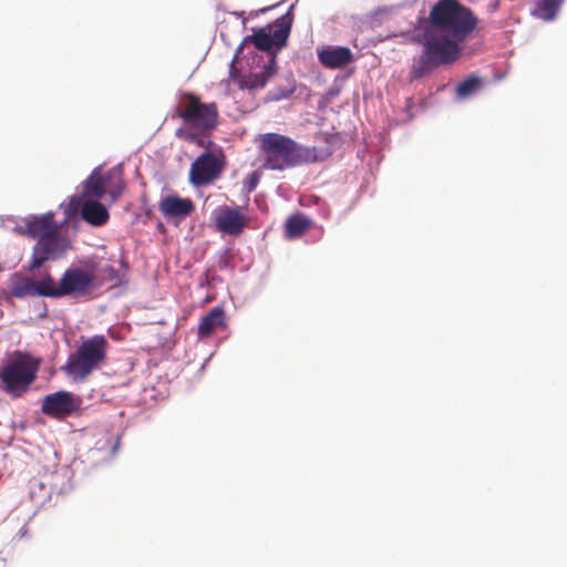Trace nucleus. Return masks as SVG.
Here are the masks:
<instances>
[{"instance_id":"obj_1","label":"nucleus","mask_w":567,"mask_h":567,"mask_svg":"<svg viewBox=\"0 0 567 567\" xmlns=\"http://www.w3.org/2000/svg\"><path fill=\"white\" fill-rule=\"evenodd\" d=\"M257 141L265 169L285 171L322 159L316 147L303 146L287 135L265 133Z\"/></svg>"},{"instance_id":"obj_2","label":"nucleus","mask_w":567,"mask_h":567,"mask_svg":"<svg viewBox=\"0 0 567 567\" xmlns=\"http://www.w3.org/2000/svg\"><path fill=\"white\" fill-rule=\"evenodd\" d=\"M422 45V53L414 58L411 65V78L420 79L432 73L442 65L454 63L462 51L466 50L468 38H414Z\"/></svg>"},{"instance_id":"obj_3","label":"nucleus","mask_w":567,"mask_h":567,"mask_svg":"<svg viewBox=\"0 0 567 567\" xmlns=\"http://www.w3.org/2000/svg\"><path fill=\"white\" fill-rule=\"evenodd\" d=\"M431 24L441 31H450L453 35H468L478 28V18L458 0H439L429 14Z\"/></svg>"},{"instance_id":"obj_4","label":"nucleus","mask_w":567,"mask_h":567,"mask_svg":"<svg viewBox=\"0 0 567 567\" xmlns=\"http://www.w3.org/2000/svg\"><path fill=\"white\" fill-rule=\"evenodd\" d=\"M107 350L109 342L102 334L84 339L76 350L69 355L62 370L74 379L84 380L105 363Z\"/></svg>"},{"instance_id":"obj_5","label":"nucleus","mask_w":567,"mask_h":567,"mask_svg":"<svg viewBox=\"0 0 567 567\" xmlns=\"http://www.w3.org/2000/svg\"><path fill=\"white\" fill-rule=\"evenodd\" d=\"M177 115L183 120L185 128L209 135L217 126L218 110L215 103H203L192 93H184L176 107Z\"/></svg>"},{"instance_id":"obj_6","label":"nucleus","mask_w":567,"mask_h":567,"mask_svg":"<svg viewBox=\"0 0 567 567\" xmlns=\"http://www.w3.org/2000/svg\"><path fill=\"white\" fill-rule=\"evenodd\" d=\"M35 373L37 365L33 364L32 358L27 353L16 351L0 371V380L6 392L19 396L34 381Z\"/></svg>"},{"instance_id":"obj_7","label":"nucleus","mask_w":567,"mask_h":567,"mask_svg":"<svg viewBox=\"0 0 567 567\" xmlns=\"http://www.w3.org/2000/svg\"><path fill=\"white\" fill-rule=\"evenodd\" d=\"M123 190L124 183L120 171L111 169L102 173L94 169L84 183L83 196L101 199L105 194H109L115 200Z\"/></svg>"},{"instance_id":"obj_8","label":"nucleus","mask_w":567,"mask_h":567,"mask_svg":"<svg viewBox=\"0 0 567 567\" xmlns=\"http://www.w3.org/2000/svg\"><path fill=\"white\" fill-rule=\"evenodd\" d=\"M224 169V163L213 153L199 155L190 165L189 182L194 186H206L215 182Z\"/></svg>"},{"instance_id":"obj_9","label":"nucleus","mask_w":567,"mask_h":567,"mask_svg":"<svg viewBox=\"0 0 567 567\" xmlns=\"http://www.w3.org/2000/svg\"><path fill=\"white\" fill-rule=\"evenodd\" d=\"M68 248L69 243L60 231L38 240L33 246L28 270L40 268L45 261L54 259L56 255L64 252Z\"/></svg>"},{"instance_id":"obj_10","label":"nucleus","mask_w":567,"mask_h":567,"mask_svg":"<svg viewBox=\"0 0 567 567\" xmlns=\"http://www.w3.org/2000/svg\"><path fill=\"white\" fill-rule=\"evenodd\" d=\"M80 399L73 393L58 391L44 396L41 410L50 417L63 420L72 415L80 408Z\"/></svg>"},{"instance_id":"obj_11","label":"nucleus","mask_w":567,"mask_h":567,"mask_svg":"<svg viewBox=\"0 0 567 567\" xmlns=\"http://www.w3.org/2000/svg\"><path fill=\"white\" fill-rule=\"evenodd\" d=\"M94 274L81 268H70L62 275L60 286V298L64 296H82L89 291L94 282Z\"/></svg>"},{"instance_id":"obj_12","label":"nucleus","mask_w":567,"mask_h":567,"mask_svg":"<svg viewBox=\"0 0 567 567\" xmlns=\"http://www.w3.org/2000/svg\"><path fill=\"white\" fill-rule=\"evenodd\" d=\"M248 218L241 213V208L238 206H220L216 210L215 225L216 228L230 236L240 235L246 228Z\"/></svg>"},{"instance_id":"obj_13","label":"nucleus","mask_w":567,"mask_h":567,"mask_svg":"<svg viewBox=\"0 0 567 567\" xmlns=\"http://www.w3.org/2000/svg\"><path fill=\"white\" fill-rule=\"evenodd\" d=\"M60 226L54 220L53 213H47L40 216H32L25 220L22 234L33 239H42L55 233H59Z\"/></svg>"},{"instance_id":"obj_14","label":"nucleus","mask_w":567,"mask_h":567,"mask_svg":"<svg viewBox=\"0 0 567 567\" xmlns=\"http://www.w3.org/2000/svg\"><path fill=\"white\" fill-rule=\"evenodd\" d=\"M319 62L327 69H342L353 61V53L347 47L324 45L317 51Z\"/></svg>"},{"instance_id":"obj_15","label":"nucleus","mask_w":567,"mask_h":567,"mask_svg":"<svg viewBox=\"0 0 567 567\" xmlns=\"http://www.w3.org/2000/svg\"><path fill=\"white\" fill-rule=\"evenodd\" d=\"M195 209V205L189 198H182L173 195L162 199L159 210L165 217L169 218H185L189 216Z\"/></svg>"},{"instance_id":"obj_16","label":"nucleus","mask_w":567,"mask_h":567,"mask_svg":"<svg viewBox=\"0 0 567 567\" xmlns=\"http://www.w3.org/2000/svg\"><path fill=\"white\" fill-rule=\"evenodd\" d=\"M288 38H244L243 44L251 43L266 54V63L276 64V54L287 44Z\"/></svg>"},{"instance_id":"obj_17","label":"nucleus","mask_w":567,"mask_h":567,"mask_svg":"<svg viewBox=\"0 0 567 567\" xmlns=\"http://www.w3.org/2000/svg\"><path fill=\"white\" fill-rule=\"evenodd\" d=\"M81 217L90 225L100 227L109 221L110 214L104 205L94 199H86L81 206Z\"/></svg>"},{"instance_id":"obj_18","label":"nucleus","mask_w":567,"mask_h":567,"mask_svg":"<svg viewBox=\"0 0 567 567\" xmlns=\"http://www.w3.org/2000/svg\"><path fill=\"white\" fill-rule=\"evenodd\" d=\"M293 21L291 9L266 27L251 28V35H289Z\"/></svg>"},{"instance_id":"obj_19","label":"nucleus","mask_w":567,"mask_h":567,"mask_svg":"<svg viewBox=\"0 0 567 567\" xmlns=\"http://www.w3.org/2000/svg\"><path fill=\"white\" fill-rule=\"evenodd\" d=\"M226 327V315L221 307H214L210 311L204 316L198 326V337L207 338L216 329Z\"/></svg>"},{"instance_id":"obj_20","label":"nucleus","mask_w":567,"mask_h":567,"mask_svg":"<svg viewBox=\"0 0 567 567\" xmlns=\"http://www.w3.org/2000/svg\"><path fill=\"white\" fill-rule=\"evenodd\" d=\"M246 21L243 13L227 12L217 23L216 31L219 35H231L243 33L246 30Z\"/></svg>"},{"instance_id":"obj_21","label":"nucleus","mask_w":567,"mask_h":567,"mask_svg":"<svg viewBox=\"0 0 567 567\" xmlns=\"http://www.w3.org/2000/svg\"><path fill=\"white\" fill-rule=\"evenodd\" d=\"M276 72V64L265 63L264 68L258 72H252L246 76L244 83L249 90L262 89L269 81V79Z\"/></svg>"},{"instance_id":"obj_22","label":"nucleus","mask_w":567,"mask_h":567,"mask_svg":"<svg viewBox=\"0 0 567 567\" xmlns=\"http://www.w3.org/2000/svg\"><path fill=\"white\" fill-rule=\"evenodd\" d=\"M310 219L300 214H295L285 223V236L289 239L301 237L310 228Z\"/></svg>"},{"instance_id":"obj_23","label":"nucleus","mask_w":567,"mask_h":567,"mask_svg":"<svg viewBox=\"0 0 567 567\" xmlns=\"http://www.w3.org/2000/svg\"><path fill=\"white\" fill-rule=\"evenodd\" d=\"M10 295L16 298L35 296L34 281L19 275H14L10 286Z\"/></svg>"},{"instance_id":"obj_24","label":"nucleus","mask_w":567,"mask_h":567,"mask_svg":"<svg viewBox=\"0 0 567 567\" xmlns=\"http://www.w3.org/2000/svg\"><path fill=\"white\" fill-rule=\"evenodd\" d=\"M35 296L60 298V286L50 275L39 281H34Z\"/></svg>"},{"instance_id":"obj_25","label":"nucleus","mask_w":567,"mask_h":567,"mask_svg":"<svg viewBox=\"0 0 567 567\" xmlns=\"http://www.w3.org/2000/svg\"><path fill=\"white\" fill-rule=\"evenodd\" d=\"M565 0H538L535 13L544 20H553Z\"/></svg>"},{"instance_id":"obj_26","label":"nucleus","mask_w":567,"mask_h":567,"mask_svg":"<svg viewBox=\"0 0 567 567\" xmlns=\"http://www.w3.org/2000/svg\"><path fill=\"white\" fill-rule=\"evenodd\" d=\"M175 134L177 137H179L186 142L194 143L200 147L208 148L212 144L210 141H207L205 138L207 135H203V134H200V132L195 131V130L177 128Z\"/></svg>"},{"instance_id":"obj_27","label":"nucleus","mask_w":567,"mask_h":567,"mask_svg":"<svg viewBox=\"0 0 567 567\" xmlns=\"http://www.w3.org/2000/svg\"><path fill=\"white\" fill-rule=\"evenodd\" d=\"M481 86V78L471 75L457 85L456 94L458 97H467L475 93Z\"/></svg>"},{"instance_id":"obj_28","label":"nucleus","mask_w":567,"mask_h":567,"mask_svg":"<svg viewBox=\"0 0 567 567\" xmlns=\"http://www.w3.org/2000/svg\"><path fill=\"white\" fill-rule=\"evenodd\" d=\"M295 90H296V87L293 84L289 85L285 90L277 89L276 91L272 92V99L276 101L287 99L295 92Z\"/></svg>"},{"instance_id":"obj_29","label":"nucleus","mask_w":567,"mask_h":567,"mask_svg":"<svg viewBox=\"0 0 567 567\" xmlns=\"http://www.w3.org/2000/svg\"><path fill=\"white\" fill-rule=\"evenodd\" d=\"M121 440H122V436L121 435H116L115 439H114V443L111 447V455H115L120 449V445H121Z\"/></svg>"},{"instance_id":"obj_30","label":"nucleus","mask_w":567,"mask_h":567,"mask_svg":"<svg viewBox=\"0 0 567 567\" xmlns=\"http://www.w3.org/2000/svg\"><path fill=\"white\" fill-rule=\"evenodd\" d=\"M389 12L388 9L385 8H380L378 10H375L373 13H372V18H378L379 16H383V14H386Z\"/></svg>"},{"instance_id":"obj_31","label":"nucleus","mask_w":567,"mask_h":567,"mask_svg":"<svg viewBox=\"0 0 567 567\" xmlns=\"http://www.w3.org/2000/svg\"><path fill=\"white\" fill-rule=\"evenodd\" d=\"M257 183H258V178L255 175H252L251 179H250V183H249V188L248 189L252 190L256 187Z\"/></svg>"},{"instance_id":"obj_32","label":"nucleus","mask_w":567,"mask_h":567,"mask_svg":"<svg viewBox=\"0 0 567 567\" xmlns=\"http://www.w3.org/2000/svg\"><path fill=\"white\" fill-rule=\"evenodd\" d=\"M478 48H475V49H471V51L468 52L470 54L474 53L475 51H477Z\"/></svg>"}]
</instances>
